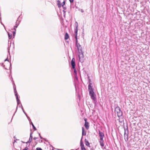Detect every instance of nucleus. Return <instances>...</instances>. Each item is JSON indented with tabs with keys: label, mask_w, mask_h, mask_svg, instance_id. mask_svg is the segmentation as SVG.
Returning <instances> with one entry per match:
<instances>
[{
	"label": "nucleus",
	"mask_w": 150,
	"mask_h": 150,
	"mask_svg": "<svg viewBox=\"0 0 150 150\" xmlns=\"http://www.w3.org/2000/svg\"><path fill=\"white\" fill-rule=\"evenodd\" d=\"M89 94L91 96V98L93 99V100H96V98L94 96V92H91L90 91V92L89 93Z\"/></svg>",
	"instance_id": "obj_8"
},
{
	"label": "nucleus",
	"mask_w": 150,
	"mask_h": 150,
	"mask_svg": "<svg viewBox=\"0 0 150 150\" xmlns=\"http://www.w3.org/2000/svg\"><path fill=\"white\" fill-rule=\"evenodd\" d=\"M36 150H42L40 148L38 147L36 148Z\"/></svg>",
	"instance_id": "obj_18"
},
{
	"label": "nucleus",
	"mask_w": 150,
	"mask_h": 150,
	"mask_svg": "<svg viewBox=\"0 0 150 150\" xmlns=\"http://www.w3.org/2000/svg\"><path fill=\"white\" fill-rule=\"evenodd\" d=\"M17 102L19 104V99H18V101H17Z\"/></svg>",
	"instance_id": "obj_26"
},
{
	"label": "nucleus",
	"mask_w": 150,
	"mask_h": 150,
	"mask_svg": "<svg viewBox=\"0 0 150 150\" xmlns=\"http://www.w3.org/2000/svg\"><path fill=\"white\" fill-rule=\"evenodd\" d=\"M14 92H15V96H16V98L17 100V101H18V95H17V91H16V90H15Z\"/></svg>",
	"instance_id": "obj_15"
},
{
	"label": "nucleus",
	"mask_w": 150,
	"mask_h": 150,
	"mask_svg": "<svg viewBox=\"0 0 150 150\" xmlns=\"http://www.w3.org/2000/svg\"><path fill=\"white\" fill-rule=\"evenodd\" d=\"M71 3H72L74 1V0H69Z\"/></svg>",
	"instance_id": "obj_22"
},
{
	"label": "nucleus",
	"mask_w": 150,
	"mask_h": 150,
	"mask_svg": "<svg viewBox=\"0 0 150 150\" xmlns=\"http://www.w3.org/2000/svg\"><path fill=\"white\" fill-rule=\"evenodd\" d=\"M28 148L26 147L25 149H23V150H28Z\"/></svg>",
	"instance_id": "obj_23"
},
{
	"label": "nucleus",
	"mask_w": 150,
	"mask_h": 150,
	"mask_svg": "<svg viewBox=\"0 0 150 150\" xmlns=\"http://www.w3.org/2000/svg\"><path fill=\"white\" fill-rule=\"evenodd\" d=\"M80 146H81V149L82 150H84L86 149L83 143L81 142Z\"/></svg>",
	"instance_id": "obj_9"
},
{
	"label": "nucleus",
	"mask_w": 150,
	"mask_h": 150,
	"mask_svg": "<svg viewBox=\"0 0 150 150\" xmlns=\"http://www.w3.org/2000/svg\"><path fill=\"white\" fill-rule=\"evenodd\" d=\"M84 129L83 127H82V135H86V133L85 132H84Z\"/></svg>",
	"instance_id": "obj_14"
},
{
	"label": "nucleus",
	"mask_w": 150,
	"mask_h": 150,
	"mask_svg": "<svg viewBox=\"0 0 150 150\" xmlns=\"http://www.w3.org/2000/svg\"><path fill=\"white\" fill-rule=\"evenodd\" d=\"M69 37L68 34L67 33H66L65 35V39L66 40L68 39Z\"/></svg>",
	"instance_id": "obj_13"
},
{
	"label": "nucleus",
	"mask_w": 150,
	"mask_h": 150,
	"mask_svg": "<svg viewBox=\"0 0 150 150\" xmlns=\"http://www.w3.org/2000/svg\"><path fill=\"white\" fill-rule=\"evenodd\" d=\"M32 125L33 127V128L35 130H36V129L35 128V126H34V125H33V123H32Z\"/></svg>",
	"instance_id": "obj_17"
},
{
	"label": "nucleus",
	"mask_w": 150,
	"mask_h": 150,
	"mask_svg": "<svg viewBox=\"0 0 150 150\" xmlns=\"http://www.w3.org/2000/svg\"><path fill=\"white\" fill-rule=\"evenodd\" d=\"M85 144L88 146H90V144L89 143V142H88L87 140L86 139H85Z\"/></svg>",
	"instance_id": "obj_10"
},
{
	"label": "nucleus",
	"mask_w": 150,
	"mask_h": 150,
	"mask_svg": "<svg viewBox=\"0 0 150 150\" xmlns=\"http://www.w3.org/2000/svg\"><path fill=\"white\" fill-rule=\"evenodd\" d=\"M76 43L78 52V56L79 59H80L81 57H83V54L82 51V48L81 45H79V43H78V41L77 42V43L76 42Z\"/></svg>",
	"instance_id": "obj_1"
},
{
	"label": "nucleus",
	"mask_w": 150,
	"mask_h": 150,
	"mask_svg": "<svg viewBox=\"0 0 150 150\" xmlns=\"http://www.w3.org/2000/svg\"><path fill=\"white\" fill-rule=\"evenodd\" d=\"M65 4V1H64L62 3V6H63Z\"/></svg>",
	"instance_id": "obj_20"
},
{
	"label": "nucleus",
	"mask_w": 150,
	"mask_h": 150,
	"mask_svg": "<svg viewBox=\"0 0 150 150\" xmlns=\"http://www.w3.org/2000/svg\"><path fill=\"white\" fill-rule=\"evenodd\" d=\"M57 5L58 7L59 8H60L62 6L61 5L60 1L59 0L57 1Z\"/></svg>",
	"instance_id": "obj_12"
},
{
	"label": "nucleus",
	"mask_w": 150,
	"mask_h": 150,
	"mask_svg": "<svg viewBox=\"0 0 150 150\" xmlns=\"http://www.w3.org/2000/svg\"><path fill=\"white\" fill-rule=\"evenodd\" d=\"M92 83H90L88 85V90L89 92V93L90 92V91L91 92H93V89L92 88L91 86Z\"/></svg>",
	"instance_id": "obj_7"
},
{
	"label": "nucleus",
	"mask_w": 150,
	"mask_h": 150,
	"mask_svg": "<svg viewBox=\"0 0 150 150\" xmlns=\"http://www.w3.org/2000/svg\"><path fill=\"white\" fill-rule=\"evenodd\" d=\"M76 29L75 31V38L76 39V43H77V32L78 30V23L77 22H76Z\"/></svg>",
	"instance_id": "obj_4"
},
{
	"label": "nucleus",
	"mask_w": 150,
	"mask_h": 150,
	"mask_svg": "<svg viewBox=\"0 0 150 150\" xmlns=\"http://www.w3.org/2000/svg\"><path fill=\"white\" fill-rule=\"evenodd\" d=\"M115 112L118 117H120L122 115V112L121 111L120 108L119 107H117L115 108Z\"/></svg>",
	"instance_id": "obj_3"
},
{
	"label": "nucleus",
	"mask_w": 150,
	"mask_h": 150,
	"mask_svg": "<svg viewBox=\"0 0 150 150\" xmlns=\"http://www.w3.org/2000/svg\"><path fill=\"white\" fill-rule=\"evenodd\" d=\"M32 138H33V137L32 136V133H31L30 134V137L29 141L26 143H28V142H31L32 141Z\"/></svg>",
	"instance_id": "obj_11"
},
{
	"label": "nucleus",
	"mask_w": 150,
	"mask_h": 150,
	"mask_svg": "<svg viewBox=\"0 0 150 150\" xmlns=\"http://www.w3.org/2000/svg\"><path fill=\"white\" fill-rule=\"evenodd\" d=\"M8 36L9 39H11L12 37V35L11 34L10 35L9 33H8Z\"/></svg>",
	"instance_id": "obj_16"
},
{
	"label": "nucleus",
	"mask_w": 150,
	"mask_h": 150,
	"mask_svg": "<svg viewBox=\"0 0 150 150\" xmlns=\"http://www.w3.org/2000/svg\"><path fill=\"white\" fill-rule=\"evenodd\" d=\"M71 64L73 69H74L75 68V59L74 58H73L71 62Z\"/></svg>",
	"instance_id": "obj_6"
},
{
	"label": "nucleus",
	"mask_w": 150,
	"mask_h": 150,
	"mask_svg": "<svg viewBox=\"0 0 150 150\" xmlns=\"http://www.w3.org/2000/svg\"><path fill=\"white\" fill-rule=\"evenodd\" d=\"M17 26H15L14 27V28L15 30V29L17 28Z\"/></svg>",
	"instance_id": "obj_24"
},
{
	"label": "nucleus",
	"mask_w": 150,
	"mask_h": 150,
	"mask_svg": "<svg viewBox=\"0 0 150 150\" xmlns=\"http://www.w3.org/2000/svg\"><path fill=\"white\" fill-rule=\"evenodd\" d=\"M37 139V138L36 137H35L33 138V139L35 140Z\"/></svg>",
	"instance_id": "obj_25"
},
{
	"label": "nucleus",
	"mask_w": 150,
	"mask_h": 150,
	"mask_svg": "<svg viewBox=\"0 0 150 150\" xmlns=\"http://www.w3.org/2000/svg\"><path fill=\"white\" fill-rule=\"evenodd\" d=\"M74 69V72L75 74L76 75V74H77V71H76L75 68Z\"/></svg>",
	"instance_id": "obj_19"
},
{
	"label": "nucleus",
	"mask_w": 150,
	"mask_h": 150,
	"mask_svg": "<svg viewBox=\"0 0 150 150\" xmlns=\"http://www.w3.org/2000/svg\"><path fill=\"white\" fill-rule=\"evenodd\" d=\"M15 34H16V31H15L13 32V35L14 36Z\"/></svg>",
	"instance_id": "obj_21"
},
{
	"label": "nucleus",
	"mask_w": 150,
	"mask_h": 150,
	"mask_svg": "<svg viewBox=\"0 0 150 150\" xmlns=\"http://www.w3.org/2000/svg\"><path fill=\"white\" fill-rule=\"evenodd\" d=\"M84 120L85 121L84 126L86 129H88L89 128V123L87 122V119L84 118Z\"/></svg>",
	"instance_id": "obj_5"
},
{
	"label": "nucleus",
	"mask_w": 150,
	"mask_h": 150,
	"mask_svg": "<svg viewBox=\"0 0 150 150\" xmlns=\"http://www.w3.org/2000/svg\"><path fill=\"white\" fill-rule=\"evenodd\" d=\"M99 134L100 136V145L101 146L103 147L104 145L103 143V138L104 136V134L103 132H101L100 131H99Z\"/></svg>",
	"instance_id": "obj_2"
}]
</instances>
